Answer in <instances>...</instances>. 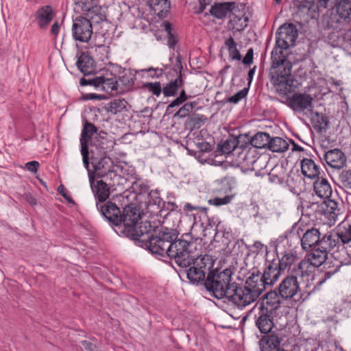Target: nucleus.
Returning <instances> with one entry per match:
<instances>
[{"label":"nucleus","mask_w":351,"mask_h":351,"mask_svg":"<svg viewBox=\"0 0 351 351\" xmlns=\"http://www.w3.org/2000/svg\"><path fill=\"white\" fill-rule=\"evenodd\" d=\"M204 286L215 298H226L238 307V284L232 282L231 269L227 268L223 271L211 269L206 276Z\"/></svg>","instance_id":"nucleus-1"},{"label":"nucleus","mask_w":351,"mask_h":351,"mask_svg":"<svg viewBox=\"0 0 351 351\" xmlns=\"http://www.w3.org/2000/svg\"><path fill=\"white\" fill-rule=\"evenodd\" d=\"M271 59V66L269 73L270 82L279 95L286 96L292 92V63L286 54L277 53V49L272 50Z\"/></svg>","instance_id":"nucleus-2"},{"label":"nucleus","mask_w":351,"mask_h":351,"mask_svg":"<svg viewBox=\"0 0 351 351\" xmlns=\"http://www.w3.org/2000/svg\"><path fill=\"white\" fill-rule=\"evenodd\" d=\"M267 287L261 272L253 268L246 277L244 285L238 284V308L243 309L255 302Z\"/></svg>","instance_id":"nucleus-3"},{"label":"nucleus","mask_w":351,"mask_h":351,"mask_svg":"<svg viewBox=\"0 0 351 351\" xmlns=\"http://www.w3.org/2000/svg\"><path fill=\"white\" fill-rule=\"evenodd\" d=\"M195 245L193 241L177 238L169 245L167 255L174 260L179 267L186 269L191 266L193 258L196 256L193 252Z\"/></svg>","instance_id":"nucleus-4"},{"label":"nucleus","mask_w":351,"mask_h":351,"mask_svg":"<svg viewBox=\"0 0 351 351\" xmlns=\"http://www.w3.org/2000/svg\"><path fill=\"white\" fill-rule=\"evenodd\" d=\"M178 236V232L176 230L160 226L154 230L143 248L148 249L153 254L163 256L167 254L169 245Z\"/></svg>","instance_id":"nucleus-5"},{"label":"nucleus","mask_w":351,"mask_h":351,"mask_svg":"<svg viewBox=\"0 0 351 351\" xmlns=\"http://www.w3.org/2000/svg\"><path fill=\"white\" fill-rule=\"evenodd\" d=\"M321 234L317 228L304 230L300 225L294 223L291 230L286 232L285 237L288 241H295L297 245L300 243L304 251H308L311 248L317 247Z\"/></svg>","instance_id":"nucleus-6"},{"label":"nucleus","mask_w":351,"mask_h":351,"mask_svg":"<svg viewBox=\"0 0 351 351\" xmlns=\"http://www.w3.org/2000/svg\"><path fill=\"white\" fill-rule=\"evenodd\" d=\"M215 263L212 256L208 254L200 255L193 258L192 267L186 269V277L193 284H203L206 279V275L211 271Z\"/></svg>","instance_id":"nucleus-7"},{"label":"nucleus","mask_w":351,"mask_h":351,"mask_svg":"<svg viewBox=\"0 0 351 351\" xmlns=\"http://www.w3.org/2000/svg\"><path fill=\"white\" fill-rule=\"evenodd\" d=\"M312 251L308 253L305 259L300 261L295 265L293 272L299 275L302 278H308L312 274V266L319 267L326 262L328 254L319 247L311 248Z\"/></svg>","instance_id":"nucleus-8"},{"label":"nucleus","mask_w":351,"mask_h":351,"mask_svg":"<svg viewBox=\"0 0 351 351\" xmlns=\"http://www.w3.org/2000/svg\"><path fill=\"white\" fill-rule=\"evenodd\" d=\"M317 247L326 253L331 254L335 259L343 263L348 255L345 246L338 241V237L335 232H328L321 234Z\"/></svg>","instance_id":"nucleus-9"},{"label":"nucleus","mask_w":351,"mask_h":351,"mask_svg":"<svg viewBox=\"0 0 351 351\" xmlns=\"http://www.w3.org/2000/svg\"><path fill=\"white\" fill-rule=\"evenodd\" d=\"M298 37V30L293 23H285L277 30L276 34V45L273 49H277V53L285 54L286 50L295 44Z\"/></svg>","instance_id":"nucleus-10"},{"label":"nucleus","mask_w":351,"mask_h":351,"mask_svg":"<svg viewBox=\"0 0 351 351\" xmlns=\"http://www.w3.org/2000/svg\"><path fill=\"white\" fill-rule=\"evenodd\" d=\"M306 208L311 209L314 213L316 218H319L322 220V217H324L330 225L335 223L339 214L337 209V202L330 199L324 200L321 203H308L306 205Z\"/></svg>","instance_id":"nucleus-11"},{"label":"nucleus","mask_w":351,"mask_h":351,"mask_svg":"<svg viewBox=\"0 0 351 351\" xmlns=\"http://www.w3.org/2000/svg\"><path fill=\"white\" fill-rule=\"evenodd\" d=\"M277 313L271 312L270 309L258 307V312L255 315V325L261 334L276 332L274 317Z\"/></svg>","instance_id":"nucleus-12"},{"label":"nucleus","mask_w":351,"mask_h":351,"mask_svg":"<svg viewBox=\"0 0 351 351\" xmlns=\"http://www.w3.org/2000/svg\"><path fill=\"white\" fill-rule=\"evenodd\" d=\"M97 128L93 123L87 121L84 123L80 141L82 161L86 169H88L90 165L88 142L94 134H97Z\"/></svg>","instance_id":"nucleus-13"},{"label":"nucleus","mask_w":351,"mask_h":351,"mask_svg":"<svg viewBox=\"0 0 351 351\" xmlns=\"http://www.w3.org/2000/svg\"><path fill=\"white\" fill-rule=\"evenodd\" d=\"M132 229V232H127L125 235L133 239L136 245L143 247L157 228L152 226L150 221H145L139 226L135 225Z\"/></svg>","instance_id":"nucleus-14"},{"label":"nucleus","mask_w":351,"mask_h":351,"mask_svg":"<svg viewBox=\"0 0 351 351\" xmlns=\"http://www.w3.org/2000/svg\"><path fill=\"white\" fill-rule=\"evenodd\" d=\"M119 218H121V226H123L122 232L125 234L132 232V228L138 224L141 218L139 209L132 205H127L124 207L122 213H120Z\"/></svg>","instance_id":"nucleus-15"},{"label":"nucleus","mask_w":351,"mask_h":351,"mask_svg":"<svg viewBox=\"0 0 351 351\" xmlns=\"http://www.w3.org/2000/svg\"><path fill=\"white\" fill-rule=\"evenodd\" d=\"M298 276L291 270V274L285 277L278 287V291L282 299L288 300L293 298L300 290Z\"/></svg>","instance_id":"nucleus-16"},{"label":"nucleus","mask_w":351,"mask_h":351,"mask_svg":"<svg viewBox=\"0 0 351 351\" xmlns=\"http://www.w3.org/2000/svg\"><path fill=\"white\" fill-rule=\"evenodd\" d=\"M93 25L84 17L76 18L72 26L73 38L82 43H87L93 34Z\"/></svg>","instance_id":"nucleus-17"},{"label":"nucleus","mask_w":351,"mask_h":351,"mask_svg":"<svg viewBox=\"0 0 351 351\" xmlns=\"http://www.w3.org/2000/svg\"><path fill=\"white\" fill-rule=\"evenodd\" d=\"M313 98L306 93H294L288 97L285 101H282L296 112H302L304 110H311L313 108Z\"/></svg>","instance_id":"nucleus-18"},{"label":"nucleus","mask_w":351,"mask_h":351,"mask_svg":"<svg viewBox=\"0 0 351 351\" xmlns=\"http://www.w3.org/2000/svg\"><path fill=\"white\" fill-rule=\"evenodd\" d=\"M91 164L93 167L92 176L93 178H104L109 174L114 173V162L112 159L107 156L100 158L91 157Z\"/></svg>","instance_id":"nucleus-19"},{"label":"nucleus","mask_w":351,"mask_h":351,"mask_svg":"<svg viewBox=\"0 0 351 351\" xmlns=\"http://www.w3.org/2000/svg\"><path fill=\"white\" fill-rule=\"evenodd\" d=\"M96 207L112 226H121V218H119L121 210L114 203L110 201L96 202Z\"/></svg>","instance_id":"nucleus-20"},{"label":"nucleus","mask_w":351,"mask_h":351,"mask_svg":"<svg viewBox=\"0 0 351 351\" xmlns=\"http://www.w3.org/2000/svg\"><path fill=\"white\" fill-rule=\"evenodd\" d=\"M91 1H86L83 0H75V3L78 4L82 3V9L86 12V16L84 17L88 20L91 25L98 24L106 20V16L105 10L100 5H95L89 7L88 4Z\"/></svg>","instance_id":"nucleus-21"},{"label":"nucleus","mask_w":351,"mask_h":351,"mask_svg":"<svg viewBox=\"0 0 351 351\" xmlns=\"http://www.w3.org/2000/svg\"><path fill=\"white\" fill-rule=\"evenodd\" d=\"M282 336L278 331L264 333L259 340L261 351H282L280 343Z\"/></svg>","instance_id":"nucleus-22"},{"label":"nucleus","mask_w":351,"mask_h":351,"mask_svg":"<svg viewBox=\"0 0 351 351\" xmlns=\"http://www.w3.org/2000/svg\"><path fill=\"white\" fill-rule=\"evenodd\" d=\"M86 169L88 171L90 186L97 201L96 202H106L110 195V188L102 180L97 181L96 184H95L94 178L92 176V171L90 167H88V169Z\"/></svg>","instance_id":"nucleus-23"},{"label":"nucleus","mask_w":351,"mask_h":351,"mask_svg":"<svg viewBox=\"0 0 351 351\" xmlns=\"http://www.w3.org/2000/svg\"><path fill=\"white\" fill-rule=\"evenodd\" d=\"M99 89L108 93H118L120 90V84L118 82L117 76L112 72L106 71L104 75L98 76Z\"/></svg>","instance_id":"nucleus-24"},{"label":"nucleus","mask_w":351,"mask_h":351,"mask_svg":"<svg viewBox=\"0 0 351 351\" xmlns=\"http://www.w3.org/2000/svg\"><path fill=\"white\" fill-rule=\"evenodd\" d=\"M279 265L280 263L274 260L267 264L263 272L261 273L262 278L267 287L274 285L281 276L283 271Z\"/></svg>","instance_id":"nucleus-25"},{"label":"nucleus","mask_w":351,"mask_h":351,"mask_svg":"<svg viewBox=\"0 0 351 351\" xmlns=\"http://www.w3.org/2000/svg\"><path fill=\"white\" fill-rule=\"evenodd\" d=\"M324 158L328 166L335 169H342L346 163V156L339 149L327 151Z\"/></svg>","instance_id":"nucleus-26"},{"label":"nucleus","mask_w":351,"mask_h":351,"mask_svg":"<svg viewBox=\"0 0 351 351\" xmlns=\"http://www.w3.org/2000/svg\"><path fill=\"white\" fill-rule=\"evenodd\" d=\"M280 298L282 297L280 295L278 291H270L265 295L261 303L258 304V307H263L265 309L268 308L271 312L277 313L280 307Z\"/></svg>","instance_id":"nucleus-27"},{"label":"nucleus","mask_w":351,"mask_h":351,"mask_svg":"<svg viewBox=\"0 0 351 351\" xmlns=\"http://www.w3.org/2000/svg\"><path fill=\"white\" fill-rule=\"evenodd\" d=\"M301 170L305 177L311 179L318 177L320 173L319 166L311 158H304L301 161Z\"/></svg>","instance_id":"nucleus-28"},{"label":"nucleus","mask_w":351,"mask_h":351,"mask_svg":"<svg viewBox=\"0 0 351 351\" xmlns=\"http://www.w3.org/2000/svg\"><path fill=\"white\" fill-rule=\"evenodd\" d=\"M38 24L41 28L45 27L53 19V14L51 6L45 5L36 12Z\"/></svg>","instance_id":"nucleus-29"},{"label":"nucleus","mask_w":351,"mask_h":351,"mask_svg":"<svg viewBox=\"0 0 351 351\" xmlns=\"http://www.w3.org/2000/svg\"><path fill=\"white\" fill-rule=\"evenodd\" d=\"M76 65L84 75H89L94 71V60L87 53H82L80 55Z\"/></svg>","instance_id":"nucleus-30"},{"label":"nucleus","mask_w":351,"mask_h":351,"mask_svg":"<svg viewBox=\"0 0 351 351\" xmlns=\"http://www.w3.org/2000/svg\"><path fill=\"white\" fill-rule=\"evenodd\" d=\"M314 191L316 195L323 199H328L332 194L329 182L324 178H319L314 182Z\"/></svg>","instance_id":"nucleus-31"},{"label":"nucleus","mask_w":351,"mask_h":351,"mask_svg":"<svg viewBox=\"0 0 351 351\" xmlns=\"http://www.w3.org/2000/svg\"><path fill=\"white\" fill-rule=\"evenodd\" d=\"M338 237V241L344 246L351 242V224L343 221L338 225L335 232Z\"/></svg>","instance_id":"nucleus-32"},{"label":"nucleus","mask_w":351,"mask_h":351,"mask_svg":"<svg viewBox=\"0 0 351 351\" xmlns=\"http://www.w3.org/2000/svg\"><path fill=\"white\" fill-rule=\"evenodd\" d=\"M234 7V3L226 2L217 4L210 8V14L217 19H222L225 18L228 12L232 11Z\"/></svg>","instance_id":"nucleus-33"},{"label":"nucleus","mask_w":351,"mask_h":351,"mask_svg":"<svg viewBox=\"0 0 351 351\" xmlns=\"http://www.w3.org/2000/svg\"><path fill=\"white\" fill-rule=\"evenodd\" d=\"M128 103L125 99H114L106 105L105 109L108 113L115 115L128 110Z\"/></svg>","instance_id":"nucleus-34"},{"label":"nucleus","mask_w":351,"mask_h":351,"mask_svg":"<svg viewBox=\"0 0 351 351\" xmlns=\"http://www.w3.org/2000/svg\"><path fill=\"white\" fill-rule=\"evenodd\" d=\"M298 259L299 258L296 254L289 252L284 254L280 259L274 261L280 263L279 266L282 271L288 269L291 271L294 266L298 265Z\"/></svg>","instance_id":"nucleus-35"},{"label":"nucleus","mask_w":351,"mask_h":351,"mask_svg":"<svg viewBox=\"0 0 351 351\" xmlns=\"http://www.w3.org/2000/svg\"><path fill=\"white\" fill-rule=\"evenodd\" d=\"M183 81L181 75L174 80L170 81L162 87V93L165 97H174L177 95L178 88L182 85Z\"/></svg>","instance_id":"nucleus-36"},{"label":"nucleus","mask_w":351,"mask_h":351,"mask_svg":"<svg viewBox=\"0 0 351 351\" xmlns=\"http://www.w3.org/2000/svg\"><path fill=\"white\" fill-rule=\"evenodd\" d=\"M289 148L288 143L280 137L270 136L267 149L273 152H284Z\"/></svg>","instance_id":"nucleus-37"},{"label":"nucleus","mask_w":351,"mask_h":351,"mask_svg":"<svg viewBox=\"0 0 351 351\" xmlns=\"http://www.w3.org/2000/svg\"><path fill=\"white\" fill-rule=\"evenodd\" d=\"M270 135L266 132H258L251 139L252 146L259 149H267Z\"/></svg>","instance_id":"nucleus-38"},{"label":"nucleus","mask_w":351,"mask_h":351,"mask_svg":"<svg viewBox=\"0 0 351 351\" xmlns=\"http://www.w3.org/2000/svg\"><path fill=\"white\" fill-rule=\"evenodd\" d=\"M150 8L157 12L158 15L162 16L170 9V1L169 0H148Z\"/></svg>","instance_id":"nucleus-39"},{"label":"nucleus","mask_w":351,"mask_h":351,"mask_svg":"<svg viewBox=\"0 0 351 351\" xmlns=\"http://www.w3.org/2000/svg\"><path fill=\"white\" fill-rule=\"evenodd\" d=\"M230 18V27L237 32H241L247 26L248 18L246 16H239L232 14Z\"/></svg>","instance_id":"nucleus-40"},{"label":"nucleus","mask_w":351,"mask_h":351,"mask_svg":"<svg viewBox=\"0 0 351 351\" xmlns=\"http://www.w3.org/2000/svg\"><path fill=\"white\" fill-rule=\"evenodd\" d=\"M225 45L228 49L230 60L237 61L241 60V55L237 48V43L232 37L230 36L225 41Z\"/></svg>","instance_id":"nucleus-41"},{"label":"nucleus","mask_w":351,"mask_h":351,"mask_svg":"<svg viewBox=\"0 0 351 351\" xmlns=\"http://www.w3.org/2000/svg\"><path fill=\"white\" fill-rule=\"evenodd\" d=\"M238 140L234 137H230L225 141L218 145L217 149L223 154H230L237 147Z\"/></svg>","instance_id":"nucleus-42"},{"label":"nucleus","mask_w":351,"mask_h":351,"mask_svg":"<svg viewBox=\"0 0 351 351\" xmlns=\"http://www.w3.org/2000/svg\"><path fill=\"white\" fill-rule=\"evenodd\" d=\"M313 121H315L314 128L317 130H326L328 125V121L326 117L315 112L313 117Z\"/></svg>","instance_id":"nucleus-43"},{"label":"nucleus","mask_w":351,"mask_h":351,"mask_svg":"<svg viewBox=\"0 0 351 351\" xmlns=\"http://www.w3.org/2000/svg\"><path fill=\"white\" fill-rule=\"evenodd\" d=\"M197 103L195 101H191L184 104L174 114V117L184 118L189 115V114L193 110L196 106Z\"/></svg>","instance_id":"nucleus-44"},{"label":"nucleus","mask_w":351,"mask_h":351,"mask_svg":"<svg viewBox=\"0 0 351 351\" xmlns=\"http://www.w3.org/2000/svg\"><path fill=\"white\" fill-rule=\"evenodd\" d=\"M143 87L157 97H158L162 91L161 84L159 82H146L143 84Z\"/></svg>","instance_id":"nucleus-45"},{"label":"nucleus","mask_w":351,"mask_h":351,"mask_svg":"<svg viewBox=\"0 0 351 351\" xmlns=\"http://www.w3.org/2000/svg\"><path fill=\"white\" fill-rule=\"evenodd\" d=\"M118 82L120 84V90H118V93H121L125 90H129L133 86L132 80L126 75H123L121 77H117Z\"/></svg>","instance_id":"nucleus-46"},{"label":"nucleus","mask_w":351,"mask_h":351,"mask_svg":"<svg viewBox=\"0 0 351 351\" xmlns=\"http://www.w3.org/2000/svg\"><path fill=\"white\" fill-rule=\"evenodd\" d=\"M203 117V115H202L201 117L199 115H193L189 117L186 121V126L190 128L191 130L193 129L199 128L202 123Z\"/></svg>","instance_id":"nucleus-47"},{"label":"nucleus","mask_w":351,"mask_h":351,"mask_svg":"<svg viewBox=\"0 0 351 351\" xmlns=\"http://www.w3.org/2000/svg\"><path fill=\"white\" fill-rule=\"evenodd\" d=\"M249 91L248 88H244L242 90L237 92L234 95L228 97L226 99V102L228 103H232V104H237L239 101H240L241 99L245 98L247 95Z\"/></svg>","instance_id":"nucleus-48"},{"label":"nucleus","mask_w":351,"mask_h":351,"mask_svg":"<svg viewBox=\"0 0 351 351\" xmlns=\"http://www.w3.org/2000/svg\"><path fill=\"white\" fill-rule=\"evenodd\" d=\"M233 198L232 195H226L223 197H215L208 200V204L215 206H220L229 204Z\"/></svg>","instance_id":"nucleus-49"},{"label":"nucleus","mask_w":351,"mask_h":351,"mask_svg":"<svg viewBox=\"0 0 351 351\" xmlns=\"http://www.w3.org/2000/svg\"><path fill=\"white\" fill-rule=\"evenodd\" d=\"M339 179L344 187L351 189V170L343 171Z\"/></svg>","instance_id":"nucleus-50"},{"label":"nucleus","mask_w":351,"mask_h":351,"mask_svg":"<svg viewBox=\"0 0 351 351\" xmlns=\"http://www.w3.org/2000/svg\"><path fill=\"white\" fill-rule=\"evenodd\" d=\"M340 267H341V265H339L336 266L335 268L324 272L321 278L317 282L316 286L322 285L326 280L330 278L332 276H333L335 274H336L337 272L339 271Z\"/></svg>","instance_id":"nucleus-51"},{"label":"nucleus","mask_w":351,"mask_h":351,"mask_svg":"<svg viewBox=\"0 0 351 351\" xmlns=\"http://www.w3.org/2000/svg\"><path fill=\"white\" fill-rule=\"evenodd\" d=\"M184 210L186 212L197 211V213H206L208 208L192 205L191 203H186L184 206Z\"/></svg>","instance_id":"nucleus-52"},{"label":"nucleus","mask_w":351,"mask_h":351,"mask_svg":"<svg viewBox=\"0 0 351 351\" xmlns=\"http://www.w3.org/2000/svg\"><path fill=\"white\" fill-rule=\"evenodd\" d=\"M165 30L168 32L169 34L167 40L168 45L170 48L173 49L176 44L177 43V39L171 32V27L169 23L165 25Z\"/></svg>","instance_id":"nucleus-53"},{"label":"nucleus","mask_w":351,"mask_h":351,"mask_svg":"<svg viewBox=\"0 0 351 351\" xmlns=\"http://www.w3.org/2000/svg\"><path fill=\"white\" fill-rule=\"evenodd\" d=\"M268 178L269 181L271 183L283 184L285 182L284 178L277 175L274 169L269 173Z\"/></svg>","instance_id":"nucleus-54"},{"label":"nucleus","mask_w":351,"mask_h":351,"mask_svg":"<svg viewBox=\"0 0 351 351\" xmlns=\"http://www.w3.org/2000/svg\"><path fill=\"white\" fill-rule=\"evenodd\" d=\"M98 79V76L93 77L92 79H86L84 77H82L80 80V84L81 86H87V85H91L93 86L95 88L99 89V84L98 81L97 80Z\"/></svg>","instance_id":"nucleus-55"},{"label":"nucleus","mask_w":351,"mask_h":351,"mask_svg":"<svg viewBox=\"0 0 351 351\" xmlns=\"http://www.w3.org/2000/svg\"><path fill=\"white\" fill-rule=\"evenodd\" d=\"M253 49L250 48L242 60L243 64L246 65H250L253 62Z\"/></svg>","instance_id":"nucleus-56"},{"label":"nucleus","mask_w":351,"mask_h":351,"mask_svg":"<svg viewBox=\"0 0 351 351\" xmlns=\"http://www.w3.org/2000/svg\"><path fill=\"white\" fill-rule=\"evenodd\" d=\"M337 0H319V8H327L330 7L332 8L337 4Z\"/></svg>","instance_id":"nucleus-57"},{"label":"nucleus","mask_w":351,"mask_h":351,"mask_svg":"<svg viewBox=\"0 0 351 351\" xmlns=\"http://www.w3.org/2000/svg\"><path fill=\"white\" fill-rule=\"evenodd\" d=\"M25 167L29 171L36 173L39 167V162L36 160L30 161L25 164Z\"/></svg>","instance_id":"nucleus-58"},{"label":"nucleus","mask_w":351,"mask_h":351,"mask_svg":"<svg viewBox=\"0 0 351 351\" xmlns=\"http://www.w3.org/2000/svg\"><path fill=\"white\" fill-rule=\"evenodd\" d=\"M182 104H183V102L178 98L177 97L176 99H175L174 100H173L169 105L167 107V110H166V112L167 113H171L172 112V109L175 107H177V106H179L180 105H181Z\"/></svg>","instance_id":"nucleus-59"},{"label":"nucleus","mask_w":351,"mask_h":351,"mask_svg":"<svg viewBox=\"0 0 351 351\" xmlns=\"http://www.w3.org/2000/svg\"><path fill=\"white\" fill-rule=\"evenodd\" d=\"M58 191L69 202L73 203V200L72 199L71 196L65 192V188L64 187L63 185H60L58 186Z\"/></svg>","instance_id":"nucleus-60"},{"label":"nucleus","mask_w":351,"mask_h":351,"mask_svg":"<svg viewBox=\"0 0 351 351\" xmlns=\"http://www.w3.org/2000/svg\"><path fill=\"white\" fill-rule=\"evenodd\" d=\"M182 69H183V66H182V62H181V56L180 55H178L176 57V64L174 66V70L176 71H178V73H179L178 76H180L181 75V78H182Z\"/></svg>","instance_id":"nucleus-61"},{"label":"nucleus","mask_w":351,"mask_h":351,"mask_svg":"<svg viewBox=\"0 0 351 351\" xmlns=\"http://www.w3.org/2000/svg\"><path fill=\"white\" fill-rule=\"evenodd\" d=\"M146 71H154V73L152 74H150V77H160L163 74V70L162 69H154L152 67L149 68L146 70Z\"/></svg>","instance_id":"nucleus-62"},{"label":"nucleus","mask_w":351,"mask_h":351,"mask_svg":"<svg viewBox=\"0 0 351 351\" xmlns=\"http://www.w3.org/2000/svg\"><path fill=\"white\" fill-rule=\"evenodd\" d=\"M25 199L31 205H36L37 201L36 198L30 193H25L24 195Z\"/></svg>","instance_id":"nucleus-63"},{"label":"nucleus","mask_w":351,"mask_h":351,"mask_svg":"<svg viewBox=\"0 0 351 351\" xmlns=\"http://www.w3.org/2000/svg\"><path fill=\"white\" fill-rule=\"evenodd\" d=\"M82 345L86 350L88 351H94L95 349V345L88 341H82Z\"/></svg>","instance_id":"nucleus-64"}]
</instances>
